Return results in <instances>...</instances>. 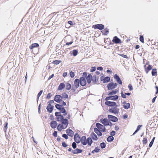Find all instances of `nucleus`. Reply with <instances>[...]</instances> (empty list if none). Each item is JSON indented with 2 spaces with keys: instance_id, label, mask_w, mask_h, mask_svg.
I'll return each mask as SVG.
<instances>
[{
  "instance_id": "obj_19",
  "label": "nucleus",
  "mask_w": 158,
  "mask_h": 158,
  "mask_svg": "<svg viewBox=\"0 0 158 158\" xmlns=\"http://www.w3.org/2000/svg\"><path fill=\"white\" fill-rule=\"evenodd\" d=\"M119 109H113L112 108H110L109 111L110 112L113 113L115 114H118L119 113Z\"/></svg>"
},
{
  "instance_id": "obj_14",
  "label": "nucleus",
  "mask_w": 158,
  "mask_h": 158,
  "mask_svg": "<svg viewBox=\"0 0 158 158\" xmlns=\"http://www.w3.org/2000/svg\"><path fill=\"white\" fill-rule=\"evenodd\" d=\"M105 104L110 107H113L116 105V102L114 101H106L105 102Z\"/></svg>"
},
{
  "instance_id": "obj_48",
  "label": "nucleus",
  "mask_w": 158,
  "mask_h": 158,
  "mask_svg": "<svg viewBox=\"0 0 158 158\" xmlns=\"http://www.w3.org/2000/svg\"><path fill=\"white\" fill-rule=\"evenodd\" d=\"M69 74L71 78H73L75 75L74 73L72 71H70Z\"/></svg>"
},
{
  "instance_id": "obj_50",
  "label": "nucleus",
  "mask_w": 158,
  "mask_h": 158,
  "mask_svg": "<svg viewBox=\"0 0 158 158\" xmlns=\"http://www.w3.org/2000/svg\"><path fill=\"white\" fill-rule=\"evenodd\" d=\"M61 105H62V106L64 107V106H66V103L65 102H64L62 100H61L60 103H59Z\"/></svg>"
},
{
  "instance_id": "obj_51",
  "label": "nucleus",
  "mask_w": 158,
  "mask_h": 158,
  "mask_svg": "<svg viewBox=\"0 0 158 158\" xmlns=\"http://www.w3.org/2000/svg\"><path fill=\"white\" fill-rule=\"evenodd\" d=\"M52 96V94H51V93H48L47 95L46 98L47 99H49L51 98V97Z\"/></svg>"
},
{
  "instance_id": "obj_5",
  "label": "nucleus",
  "mask_w": 158,
  "mask_h": 158,
  "mask_svg": "<svg viewBox=\"0 0 158 158\" xmlns=\"http://www.w3.org/2000/svg\"><path fill=\"white\" fill-rule=\"evenodd\" d=\"M119 96L118 95H111L109 96L106 97L105 99L106 101H108L109 100H111L113 101H116L118 98Z\"/></svg>"
},
{
  "instance_id": "obj_11",
  "label": "nucleus",
  "mask_w": 158,
  "mask_h": 158,
  "mask_svg": "<svg viewBox=\"0 0 158 158\" xmlns=\"http://www.w3.org/2000/svg\"><path fill=\"white\" fill-rule=\"evenodd\" d=\"M74 139L75 142L79 144L81 142V137L77 133H76L74 136Z\"/></svg>"
},
{
  "instance_id": "obj_53",
  "label": "nucleus",
  "mask_w": 158,
  "mask_h": 158,
  "mask_svg": "<svg viewBox=\"0 0 158 158\" xmlns=\"http://www.w3.org/2000/svg\"><path fill=\"white\" fill-rule=\"evenodd\" d=\"M96 68V66L92 67L90 69L91 72L93 73L95 71Z\"/></svg>"
},
{
  "instance_id": "obj_17",
  "label": "nucleus",
  "mask_w": 158,
  "mask_h": 158,
  "mask_svg": "<svg viewBox=\"0 0 158 158\" xmlns=\"http://www.w3.org/2000/svg\"><path fill=\"white\" fill-rule=\"evenodd\" d=\"M66 41H69V40L70 39L71 41L69 42H66V44L64 45V46L65 45H71L73 42V39H72V37L71 36H66Z\"/></svg>"
},
{
  "instance_id": "obj_20",
  "label": "nucleus",
  "mask_w": 158,
  "mask_h": 158,
  "mask_svg": "<svg viewBox=\"0 0 158 158\" xmlns=\"http://www.w3.org/2000/svg\"><path fill=\"white\" fill-rule=\"evenodd\" d=\"M109 120L106 118H102L100 119V122L102 123L105 126H107V123Z\"/></svg>"
},
{
  "instance_id": "obj_16",
  "label": "nucleus",
  "mask_w": 158,
  "mask_h": 158,
  "mask_svg": "<svg viewBox=\"0 0 158 158\" xmlns=\"http://www.w3.org/2000/svg\"><path fill=\"white\" fill-rule=\"evenodd\" d=\"M58 125V123L56 121L52 120L50 123V126L51 127L52 129L56 128Z\"/></svg>"
},
{
  "instance_id": "obj_55",
  "label": "nucleus",
  "mask_w": 158,
  "mask_h": 158,
  "mask_svg": "<svg viewBox=\"0 0 158 158\" xmlns=\"http://www.w3.org/2000/svg\"><path fill=\"white\" fill-rule=\"evenodd\" d=\"M139 40L141 42L144 43V38L143 35H140L139 36Z\"/></svg>"
},
{
  "instance_id": "obj_40",
  "label": "nucleus",
  "mask_w": 158,
  "mask_h": 158,
  "mask_svg": "<svg viewBox=\"0 0 158 158\" xmlns=\"http://www.w3.org/2000/svg\"><path fill=\"white\" fill-rule=\"evenodd\" d=\"M155 137H153L152 139L151 140V141L150 142L149 144V147H150V148L151 147L152 145H153V144L154 143V141L155 139Z\"/></svg>"
},
{
  "instance_id": "obj_10",
  "label": "nucleus",
  "mask_w": 158,
  "mask_h": 158,
  "mask_svg": "<svg viewBox=\"0 0 158 158\" xmlns=\"http://www.w3.org/2000/svg\"><path fill=\"white\" fill-rule=\"evenodd\" d=\"M107 117L109 120L113 122H116L118 120V119L116 117L113 115L108 114Z\"/></svg>"
},
{
  "instance_id": "obj_28",
  "label": "nucleus",
  "mask_w": 158,
  "mask_h": 158,
  "mask_svg": "<svg viewBox=\"0 0 158 158\" xmlns=\"http://www.w3.org/2000/svg\"><path fill=\"white\" fill-rule=\"evenodd\" d=\"M65 87V85L64 82H62L60 83L58 87L57 90H62L64 89Z\"/></svg>"
},
{
  "instance_id": "obj_22",
  "label": "nucleus",
  "mask_w": 158,
  "mask_h": 158,
  "mask_svg": "<svg viewBox=\"0 0 158 158\" xmlns=\"http://www.w3.org/2000/svg\"><path fill=\"white\" fill-rule=\"evenodd\" d=\"M87 139L85 136H82L81 138V143L84 146L86 145Z\"/></svg>"
},
{
  "instance_id": "obj_33",
  "label": "nucleus",
  "mask_w": 158,
  "mask_h": 158,
  "mask_svg": "<svg viewBox=\"0 0 158 158\" xmlns=\"http://www.w3.org/2000/svg\"><path fill=\"white\" fill-rule=\"evenodd\" d=\"M152 69V66L151 65L148 66L146 68H145V71L146 74H148L149 72Z\"/></svg>"
},
{
  "instance_id": "obj_27",
  "label": "nucleus",
  "mask_w": 158,
  "mask_h": 158,
  "mask_svg": "<svg viewBox=\"0 0 158 158\" xmlns=\"http://www.w3.org/2000/svg\"><path fill=\"white\" fill-rule=\"evenodd\" d=\"M118 92V90L117 89H112L111 91L108 92L107 95L109 96H111L116 94Z\"/></svg>"
},
{
  "instance_id": "obj_3",
  "label": "nucleus",
  "mask_w": 158,
  "mask_h": 158,
  "mask_svg": "<svg viewBox=\"0 0 158 158\" xmlns=\"http://www.w3.org/2000/svg\"><path fill=\"white\" fill-rule=\"evenodd\" d=\"M118 85V84L113 82H111L109 83L107 86V88L108 90H111L115 88Z\"/></svg>"
},
{
  "instance_id": "obj_58",
  "label": "nucleus",
  "mask_w": 158,
  "mask_h": 158,
  "mask_svg": "<svg viewBox=\"0 0 158 158\" xmlns=\"http://www.w3.org/2000/svg\"><path fill=\"white\" fill-rule=\"evenodd\" d=\"M94 150L95 151V152L98 153L100 150V147H95Z\"/></svg>"
},
{
  "instance_id": "obj_42",
  "label": "nucleus",
  "mask_w": 158,
  "mask_h": 158,
  "mask_svg": "<svg viewBox=\"0 0 158 158\" xmlns=\"http://www.w3.org/2000/svg\"><path fill=\"white\" fill-rule=\"evenodd\" d=\"M46 109L47 110V112L49 113H51L52 112L53 110L49 106H47L46 107Z\"/></svg>"
},
{
  "instance_id": "obj_44",
  "label": "nucleus",
  "mask_w": 158,
  "mask_h": 158,
  "mask_svg": "<svg viewBox=\"0 0 158 158\" xmlns=\"http://www.w3.org/2000/svg\"><path fill=\"white\" fill-rule=\"evenodd\" d=\"M67 23L69 24V25H70V26H73L74 25L76 24L73 21H69Z\"/></svg>"
},
{
  "instance_id": "obj_35",
  "label": "nucleus",
  "mask_w": 158,
  "mask_h": 158,
  "mask_svg": "<svg viewBox=\"0 0 158 158\" xmlns=\"http://www.w3.org/2000/svg\"><path fill=\"white\" fill-rule=\"evenodd\" d=\"M56 108L59 111L60 110L62 109L64 107L62 106L61 104H56L55 105Z\"/></svg>"
},
{
  "instance_id": "obj_38",
  "label": "nucleus",
  "mask_w": 158,
  "mask_h": 158,
  "mask_svg": "<svg viewBox=\"0 0 158 158\" xmlns=\"http://www.w3.org/2000/svg\"><path fill=\"white\" fill-rule=\"evenodd\" d=\"M130 103H127L125 105H123V107L125 109L127 110L130 107Z\"/></svg>"
},
{
  "instance_id": "obj_46",
  "label": "nucleus",
  "mask_w": 158,
  "mask_h": 158,
  "mask_svg": "<svg viewBox=\"0 0 158 158\" xmlns=\"http://www.w3.org/2000/svg\"><path fill=\"white\" fill-rule=\"evenodd\" d=\"M87 74H88V73L87 72H84L83 73H82V76L81 77H81V78H85L86 79V78L87 77Z\"/></svg>"
},
{
  "instance_id": "obj_57",
  "label": "nucleus",
  "mask_w": 158,
  "mask_h": 158,
  "mask_svg": "<svg viewBox=\"0 0 158 158\" xmlns=\"http://www.w3.org/2000/svg\"><path fill=\"white\" fill-rule=\"evenodd\" d=\"M62 145L63 147L65 148L67 147L68 146V144L64 141H63L62 143Z\"/></svg>"
},
{
  "instance_id": "obj_21",
  "label": "nucleus",
  "mask_w": 158,
  "mask_h": 158,
  "mask_svg": "<svg viewBox=\"0 0 158 158\" xmlns=\"http://www.w3.org/2000/svg\"><path fill=\"white\" fill-rule=\"evenodd\" d=\"M74 85L76 86V88H78L80 85V81L79 79L76 78L75 79L74 82Z\"/></svg>"
},
{
  "instance_id": "obj_8",
  "label": "nucleus",
  "mask_w": 158,
  "mask_h": 158,
  "mask_svg": "<svg viewBox=\"0 0 158 158\" xmlns=\"http://www.w3.org/2000/svg\"><path fill=\"white\" fill-rule=\"evenodd\" d=\"M79 80L80 81V85L82 86H89V85L87 84V81L85 78H83L80 77L79 78Z\"/></svg>"
},
{
  "instance_id": "obj_25",
  "label": "nucleus",
  "mask_w": 158,
  "mask_h": 158,
  "mask_svg": "<svg viewBox=\"0 0 158 158\" xmlns=\"http://www.w3.org/2000/svg\"><path fill=\"white\" fill-rule=\"evenodd\" d=\"M103 30L101 31V32L102 33V35H107L108 34L109 32V30L107 28H104Z\"/></svg>"
},
{
  "instance_id": "obj_64",
  "label": "nucleus",
  "mask_w": 158,
  "mask_h": 158,
  "mask_svg": "<svg viewBox=\"0 0 158 158\" xmlns=\"http://www.w3.org/2000/svg\"><path fill=\"white\" fill-rule=\"evenodd\" d=\"M104 42L105 43H106L108 42H109L110 41V39L109 38H104Z\"/></svg>"
},
{
  "instance_id": "obj_15",
  "label": "nucleus",
  "mask_w": 158,
  "mask_h": 158,
  "mask_svg": "<svg viewBox=\"0 0 158 158\" xmlns=\"http://www.w3.org/2000/svg\"><path fill=\"white\" fill-rule=\"evenodd\" d=\"M60 95L59 94H56L54 98V100L57 103H60L62 98H60Z\"/></svg>"
},
{
  "instance_id": "obj_45",
  "label": "nucleus",
  "mask_w": 158,
  "mask_h": 158,
  "mask_svg": "<svg viewBox=\"0 0 158 158\" xmlns=\"http://www.w3.org/2000/svg\"><path fill=\"white\" fill-rule=\"evenodd\" d=\"M100 147L102 149L105 148L106 147V143L104 142H102V143H100Z\"/></svg>"
},
{
  "instance_id": "obj_60",
  "label": "nucleus",
  "mask_w": 158,
  "mask_h": 158,
  "mask_svg": "<svg viewBox=\"0 0 158 158\" xmlns=\"http://www.w3.org/2000/svg\"><path fill=\"white\" fill-rule=\"evenodd\" d=\"M66 111V110L65 109V107H64L60 110L58 112L61 114H63V113H64V112Z\"/></svg>"
},
{
  "instance_id": "obj_49",
  "label": "nucleus",
  "mask_w": 158,
  "mask_h": 158,
  "mask_svg": "<svg viewBox=\"0 0 158 158\" xmlns=\"http://www.w3.org/2000/svg\"><path fill=\"white\" fill-rule=\"evenodd\" d=\"M121 97L124 98H127L126 95L125 94V93L124 94L123 93V92L122 91H121Z\"/></svg>"
},
{
  "instance_id": "obj_9",
  "label": "nucleus",
  "mask_w": 158,
  "mask_h": 158,
  "mask_svg": "<svg viewBox=\"0 0 158 158\" xmlns=\"http://www.w3.org/2000/svg\"><path fill=\"white\" fill-rule=\"evenodd\" d=\"M96 125L97 128L100 130L101 131L104 132L106 131V128L105 127V126L104 125L99 123H97Z\"/></svg>"
},
{
  "instance_id": "obj_47",
  "label": "nucleus",
  "mask_w": 158,
  "mask_h": 158,
  "mask_svg": "<svg viewBox=\"0 0 158 158\" xmlns=\"http://www.w3.org/2000/svg\"><path fill=\"white\" fill-rule=\"evenodd\" d=\"M142 142L144 146V144H146L147 143L148 140H147L146 137H143V139L142 140Z\"/></svg>"
},
{
  "instance_id": "obj_56",
  "label": "nucleus",
  "mask_w": 158,
  "mask_h": 158,
  "mask_svg": "<svg viewBox=\"0 0 158 158\" xmlns=\"http://www.w3.org/2000/svg\"><path fill=\"white\" fill-rule=\"evenodd\" d=\"M13 79H14V76L13 75L12 77H11L10 78V80H9V83H8V84L9 85H10V83H12V84L14 83L13 82H12V81H13Z\"/></svg>"
},
{
  "instance_id": "obj_31",
  "label": "nucleus",
  "mask_w": 158,
  "mask_h": 158,
  "mask_svg": "<svg viewBox=\"0 0 158 158\" xmlns=\"http://www.w3.org/2000/svg\"><path fill=\"white\" fill-rule=\"evenodd\" d=\"M78 53V50L77 49H74L70 52V54L74 56H76Z\"/></svg>"
},
{
  "instance_id": "obj_1",
  "label": "nucleus",
  "mask_w": 158,
  "mask_h": 158,
  "mask_svg": "<svg viewBox=\"0 0 158 158\" xmlns=\"http://www.w3.org/2000/svg\"><path fill=\"white\" fill-rule=\"evenodd\" d=\"M55 115L56 117L55 118L56 121L58 122H61L62 123L66 126V127H67L69 124L68 119L66 118H64V117L65 116L64 115L57 111L55 112Z\"/></svg>"
},
{
  "instance_id": "obj_37",
  "label": "nucleus",
  "mask_w": 158,
  "mask_h": 158,
  "mask_svg": "<svg viewBox=\"0 0 158 158\" xmlns=\"http://www.w3.org/2000/svg\"><path fill=\"white\" fill-rule=\"evenodd\" d=\"M65 89L67 90H69L71 89L72 87V85L68 83H67L65 84Z\"/></svg>"
},
{
  "instance_id": "obj_23",
  "label": "nucleus",
  "mask_w": 158,
  "mask_h": 158,
  "mask_svg": "<svg viewBox=\"0 0 158 158\" xmlns=\"http://www.w3.org/2000/svg\"><path fill=\"white\" fill-rule=\"evenodd\" d=\"M39 46V44L37 43H34L32 44L29 47V48L30 50H33L34 48H37Z\"/></svg>"
},
{
  "instance_id": "obj_12",
  "label": "nucleus",
  "mask_w": 158,
  "mask_h": 158,
  "mask_svg": "<svg viewBox=\"0 0 158 158\" xmlns=\"http://www.w3.org/2000/svg\"><path fill=\"white\" fill-rule=\"evenodd\" d=\"M112 41L114 44H120L122 43L121 40L116 36L113 37Z\"/></svg>"
},
{
  "instance_id": "obj_63",
  "label": "nucleus",
  "mask_w": 158,
  "mask_h": 158,
  "mask_svg": "<svg viewBox=\"0 0 158 158\" xmlns=\"http://www.w3.org/2000/svg\"><path fill=\"white\" fill-rule=\"evenodd\" d=\"M115 131H112L110 133V135L113 137L115 135Z\"/></svg>"
},
{
  "instance_id": "obj_41",
  "label": "nucleus",
  "mask_w": 158,
  "mask_h": 158,
  "mask_svg": "<svg viewBox=\"0 0 158 158\" xmlns=\"http://www.w3.org/2000/svg\"><path fill=\"white\" fill-rule=\"evenodd\" d=\"M61 95H63V96L64 97V99H68L69 98L68 95L65 92L62 93L61 94Z\"/></svg>"
},
{
  "instance_id": "obj_43",
  "label": "nucleus",
  "mask_w": 158,
  "mask_h": 158,
  "mask_svg": "<svg viewBox=\"0 0 158 158\" xmlns=\"http://www.w3.org/2000/svg\"><path fill=\"white\" fill-rule=\"evenodd\" d=\"M77 143H76V142L74 141V142H73V143L72 144V146L73 148V149H76L77 147Z\"/></svg>"
},
{
  "instance_id": "obj_13",
  "label": "nucleus",
  "mask_w": 158,
  "mask_h": 158,
  "mask_svg": "<svg viewBox=\"0 0 158 158\" xmlns=\"http://www.w3.org/2000/svg\"><path fill=\"white\" fill-rule=\"evenodd\" d=\"M114 78L119 85H121L122 84V81L119 76L117 74H115L114 75Z\"/></svg>"
},
{
  "instance_id": "obj_30",
  "label": "nucleus",
  "mask_w": 158,
  "mask_h": 158,
  "mask_svg": "<svg viewBox=\"0 0 158 158\" xmlns=\"http://www.w3.org/2000/svg\"><path fill=\"white\" fill-rule=\"evenodd\" d=\"M93 139L90 137H88L87 138V141L86 142V145L88 144L89 146H90L91 145L92 143H93Z\"/></svg>"
},
{
  "instance_id": "obj_18",
  "label": "nucleus",
  "mask_w": 158,
  "mask_h": 158,
  "mask_svg": "<svg viewBox=\"0 0 158 158\" xmlns=\"http://www.w3.org/2000/svg\"><path fill=\"white\" fill-rule=\"evenodd\" d=\"M66 132L68 136L71 137L73 136L74 134V132L70 128H68L66 130Z\"/></svg>"
},
{
  "instance_id": "obj_26",
  "label": "nucleus",
  "mask_w": 158,
  "mask_h": 158,
  "mask_svg": "<svg viewBox=\"0 0 158 158\" xmlns=\"http://www.w3.org/2000/svg\"><path fill=\"white\" fill-rule=\"evenodd\" d=\"M94 132L99 137L101 136L102 135V131L99 130L98 128L95 127L94 128Z\"/></svg>"
},
{
  "instance_id": "obj_54",
  "label": "nucleus",
  "mask_w": 158,
  "mask_h": 158,
  "mask_svg": "<svg viewBox=\"0 0 158 158\" xmlns=\"http://www.w3.org/2000/svg\"><path fill=\"white\" fill-rule=\"evenodd\" d=\"M62 137L64 138L65 139H67L69 138L68 135L66 134H64L62 135Z\"/></svg>"
},
{
  "instance_id": "obj_2",
  "label": "nucleus",
  "mask_w": 158,
  "mask_h": 158,
  "mask_svg": "<svg viewBox=\"0 0 158 158\" xmlns=\"http://www.w3.org/2000/svg\"><path fill=\"white\" fill-rule=\"evenodd\" d=\"M93 77V76H92L91 73L87 75L86 79L87 81V84L89 85V86L86 87L85 88H84L83 89H81V90H83L84 89H86L87 87H90Z\"/></svg>"
},
{
  "instance_id": "obj_39",
  "label": "nucleus",
  "mask_w": 158,
  "mask_h": 158,
  "mask_svg": "<svg viewBox=\"0 0 158 158\" xmlns=\"http://www.w3.org/2000/svg\"><path fill=\"white\" fill-rule=\"evenodd\" d=\"M62 62V61L60 60H54L52 62V63L56 64V65H58L60 63H61Z\"/></svg>"
},
{
  "instance_id": "obj_6",
  "label": "nucleus",
  "mask_w": 158,
  "mask_h": 158,
  "mask_svg": "<svg viewBox=\"0 0 158 158\" xmlns=\"http://www.w3.org/2000/svg\"><path fill=\"white\" fill-rule=\"evenodd\" d=\"M99 77L96 75L94 74L93 75V77L92 78V82L91 83V85H95V84H99V83H98V80H99Z\"/></svg>"
},
{
  "instance_id": "obj_32",
  "label": "nucleus",
  "mask_w": 158,
  "mask_h": 158,
  "mask_svg": "<svg viewBox=\"0 0 158 158\" xmlns=\"http://www.w3.org/2000/svg\"><path fill=\"white\" fill-rule=\"evenodd\" d=\"M8 123L7 121L6 122H5V123L3 125V131L6 134V133L8 129Z\"/></svg>"
},
{
  "instance_id": "obj_24",
  "label": "nucleus",
  "mask_w": 158,
  "mask_h": 158,
  "mask_svg": "<svg viewBox=\"0 0 158 158\" xmlns=\"http://www.w3.org/2000/svg\"><path fill=\"white\" fill-rule=\"evenodd\" d=\"M73 154H75L81 153L83 152V151L82 149H80L77 148L74 149V150H73Z\"/></svg>"
},
{
  "instance_id": "obj_34",
  "label": "nucleus",
  "mask_w": 158,
  "mask_h": 158,
  "mask_svg": "<svg viewBox=\"0 0 158 158\" xmlns=\"http://www.w3.org/2000/svg\"><path fill=\"white\" fill-rule=\"evenodd\" d=\"M151 73L152 76H156L157 74V69L156 68H152Z\"/></svg>"
},
{
  "instance_id": "obj_36",
  "label": "nucleus",
  "mask_w": 158,
  "mask_h": 158,
  "mask_svg": "<svg viewBox=\"0 0 158 158\" xmlns=\"http://www.w3.org/2000/svg\"><path fill=\"white\" fill-rule=\"evenodd\" d=\"M114 140V137L110 135L108 136L107 138V141L108 142H111Z\"/></svg>"
},
{
  "instance_id": "obj_62",
  "label": "nucleus",
  "mask_w": 158,
  "mask_h": 158,
  "mask_svg": "<svg viewBox=\"0 0 158 158\" xmlns=\"http://www.w3.org/2000/svg\"><path fill=\"white\" fill-rule=\"evenodd\" d=\"M119 55L121 56L124 58L127 59L128 58L127 56V55L123 54H119Z\"/></svg>"
},
{
  "instance_id": "obj_59",
  "label": "nucleus",
  "mask_w": 158,
  "mask_h": 158,
  "mask_svg": "<svg viewBox=\"0 0 158 158\" xmlns=\"http://www.w3.org/2000/svg\"><path fill=\"white\" fill-rule=\"evenodd\" d=\"M57 133L58 132L57 131H54V132L52 133V135L55 138L57 136Z\"/></svg>"
},
{
  "instance_id": "obj_29",
  "label": "nucleus",
  "mask_w": 158,
  "mask_h": 158,
  "mask_svg": "<svg viewBox=\"0 0 158 158\" xmlns=\"http://www.w3.org/2000/svg\"><path fill=\"white\" fill-rule=\"evenodd\" d=\"M90 135L92 139L94 140L97 141L98 139V136L93 132L91 133Z\"/></svg>"
},
{
  "instance_id": "obj_4",
  "label": "nucleus",
  "mask_w": 158,
  "mask_h": 158,
  "mask_svg": "<svg viewBox=\"0 0 158 158\" xmlns=\"http://www.w3.org/2000/svg\"><path fill=\"white\" fill-rule=\"evenodd\" d=\"M102 75L100 77V80L101 81H102L103 83H106L110 81V77L109 76L104 77L102 73Z\"/></svg>"
},
{
  "instance_id": "obj_61",
  "label": "nucleus",
  "mask_w": 158,
  "mask_h": 158,
  "mask_svg": "<svg viewBox=\"0 0 158 158\" xmlns=\"http://www.w3.org/2000/svg\"><path fill=\"white\" fill-rule=\"evenodd\" d=\"M128 88L130 91H131L133 89V87L132 85H131V84H129L128 85Z\"/></svg>"
},
{
  "instance_id": "obj_7",
  "label": "nucleus",
  "mask_w": 158,
  "mask_h": 158,
  "mask_svg": "<svg viewBox=\"0 0 158 158\" xmlns=\"http://www.w3.org/2000/svg\"><path fill=\"white\" fill-rule=\"evenodd\" d=\"M92 28L94 29H98L102 31L105 28L104 25L102 24H98L93 25L92 26Z\"/></svg>"
},
{
  "instance_id": "obj_52",
  "label": "nucleus",
  "mask_w": 158,
  "mask_h": 158,
  "mask_svg": "<svg viewBox=\"0 0 158 158\" xmlns=\"http://www.w3.org/2000/svg\"><path fill=\"white\" fill-rule=\"evenodd\" d=\"M71 90L72 92H74L75 91H76V88L75 86L73 84H72V85L71 87Z\"/></svg>"
}]
</instances>
